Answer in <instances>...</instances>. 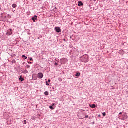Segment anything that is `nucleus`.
<instances>
[{
  "label": "nucleus",
  "mask_w": 128,
  "mask_h": 128,
  "mask_svg": "<svg viewBox=\"0 0 128 128\" xmlns=\"http://www.w3.org/2000/svg\"><path fill=\"white\" fill-rule=\"evenodd\" d=\"M38 0V2H40V0Z\"/></svg>",
  "instance_id": "nucleus-33"
},
{
  "label": "nucleus",
  "mask_w": 128,
  "mask_h": 128,
  "mask_svg": "<svg viewBox=\"0 0 128 128\" xmlns=\"http://www.w3.org/2000/svg\"><path fill=\"white\" fill-rule=\"evenodd\" d=\"M96 123H95V122H93L92 123V124H94Z\"/></svg>",
  "instance_id": "nucleus-31"
},
{
  "label": "nucleus",
  "mask_w": 128,
  "mask_h": 128,
  "mask_svg": "<svg viewBox=\"0 0 128 128\" xmlns=\"http://www.w3.org/2000/svg\"><path fill=\"white\" fill-rule=\"evenodd\" d=\"M56 106L55 104H52V106Z\"/></svg>",
  "instance_id": "nucleus-29"
},
{
  "label": "nucleus",
  "mask_w": 128,
  "mask_h": 128,
  "mask_svg": "<svg viewBox=\"0 0 128 128\" xmlns=\"http://www.w3.org/2000/svg\"><path fill=\"white\" fill-rule=\"evenodd\" d=\"M80 60L82 62H85V64H86V62H88L90 60L88 55L85 54L82 57H81Z\"/></svg>",
  "instance_id": "nucleus-1"
},
{
  "label": "nucleus",
  "mask_w": 128,
  "mask_h": 128,
  "mask_svg": "<svg viewBox=\"0 0 128 128\" xmlns=\"http://www.w3.org/2000/svg\"><path fill=\"white\" fill-rule=\"evenodd\" d=\"M26 64V62H24L23 63V64Z\"/></svg>",
  "instance_id": "nucleus-32"
},
{
  "label": "nucleus",
  "mask_w": 128,
  "mask_h": 128,
  "mask_svg": "<svg viewBox=\"0 0 128 128\" xmlns=\"http://www.w3.org/2000/svg\"><path fill=\"white\" fill-rule=\"evenodd\" d=\"M78 6H84V3H82V2H78Z\"/></svg>",
  "instance_id": "nucleus-7"
},
{
  "label": "nucleus",
  "mask_w": 128,
  "mask_h": 128,
  "mask_svg": "<svg viewBox=\"0 0 128 128\" xmlns=\"http://www.w3.org/2000/svg\"><path fill=\"white\" fill-rule=\"evenodd\" d=\"M86 118H88V116L86 115Z\"/></svg>",
  "instance_id": "nucleus-26"
},
{
  "label": "nucleus",
  "mask_w": 128,
  "mask_h": 128,
  "mask_svg": "<svg viewBox=\"0 0 128 128\" xmlns=\"http://www.w3.org/2000/svg\"><path fill=\"white\" fill-rule=\"evenodd\" d=\"M23 74H28V70H25L23 72Z\"/></svg>",
  "instance_id": "nucleus-11"
},
{
  "label": "nucleus",
  "mask_w": 128,
  "mask_h": 128,
  "mask_svg": "<svg viewBox=\"0 0 128 128\" xmlns=\"http://www.w3.org/2000/svg\"><path fill=\"white\" fill-rule=\"evenodd\" d=\"M23 124H27L26 120H24V121H23Z\"/></svg>",
  "instance_id": "nucleus-18"
},
{
  "label": "nucleus",
  "mask_w": 128,
  "mask_h": 128,
  "mask_svg": "<svg viewBox=\"0 0 128 128\" xmlns=\"http://www.w3.org/2000/svg\"><path fill=\"white\" fill-rule=\"evenodd\" d=\"M32 20H33L34 22H36V20H38V16H34V17L32 18Z\"/></svg>",
  "instance_id": "nucleus-6"
},
{
  "label": "nucleus",
  "mask_w": 128,
  "mask_h": 128,
  "mask_svg": "<svg viewBox=\"0 0 128 128\" xmlns=\"http://www.w3.org/2000/svg\"><path fill=\"white\" fill-rule=\"evenodd\" d=\"M12 29H9L7 31L6 35L7 36H12Z\"/></svg>",
  "instance_id": "nucleus-5"
},
{
  "label": "nucleus",
  "mask_w": 128,
  "mask_h": 128,
  "mask_svg": "<svg viewBox=\"0 0 128 128\" xmlns=\"http://www.w3.org/2000/svg\"><path fill=\"white\" fill-rule=\"evenodd\" d=\"M64 58H62V60H61V62H62V64H64Z\"/></svg>",
  "instance_id": "nucleus-20"
},
{
  "label": "nucleus",
  "mask_w": 128,
  "mask_h": 128,
  "mask_svg": "<svg viewBox=\"0 0 128 128\" xmlns=\"http://www.w3.org/2000/svg\"><path fill=\"white\" fill-rule=\"evenodd\" d=\"M22 58H24L25 60H28V56H26L25 55H22Z\"/></svg>",
  "instance_id": "nucleus-15"
},
{
  "label": "nucleus",
  "mask_w": 128,
  "mask_h": 128,
  "mask_svg": "<svg viewBox=\"0 0 128 128\" xmlns=\"http://www.w3.org/2000/svg\"><path fill=\"white\" fill-rule=\"evenodd\" d=\"M53 12H58V8H55L54 10H53Z\"/></svg>",
  "instance_id": "nucleus-13"
},
{
  "label": "nucleus",
  "mask_w": 128,
  "mask_h": 128,
  "mask_svg": "<svg viewBox=\"0 0 128 128\" xmlns=\"http://www.w3.org/2000/svg\"><path fill=\"white\" fill-rule=\"evenodd\" d=\"M26 68H30V65H27L26 66Z\"/></svg>",
  "instance_id": "nucleus-19"
},
{
  "label": "nucleus",
  "mask_w": 128,
  "mask_h": 128,
  "mask_svg": "<svg viewBox=\"0 0 128 128\" xmlns=\"http://www.w3.org/2000/svg\"><path fill=\"white\" fill-rule=\"evenodd\" d=\"M1 22H6V16L4 14H2L1 18H0Z\"/></svg>",
  "instance_id": "nucleus-2"
},
{
  "label": "nucleus",
  "mask_w": 128,
  "mask_h": 128,
  "mask_svg": "<svg viewBox=\"0 0 128 128\" xmlns=\"http://www.w3.org/2000/svg\"><path fill=\"white\" fill-rule=\"evenodd\" d=\"M50 108L52 110H54V106H50Z\"/></svg>",
  "instance_id": "nucleus-16"
},
{
  "label": "nucleus",
  "mask_w": 128,
  "mask_h": 128,
  "mask_svg": "<svg viewBox=\"0 0 128 128\" xmlns=\"http://www.w3.org/2000/svg\"><path fill=\"white\" fill-rule=\"evenodd\" d=\"M45 96H48V94H50V93L48 92V91H46L44 92V94Z\"/></svg>",
  "instance_id": "nucleus-14"
},
{
  "label": "nucleus",
  "mask_w": 128,
  "mask_h": 128,
  "mask_svg": "<svg viewBox=\"0 0 128 128\" xmlns=\"http://www.w3.org/2000/svg\"><path fill=\"white\" fill-rule=\"evenodd\" d=\"M8 18H12V16H10V14L8 15Z\"/></svg>",
  "instance_id": "nucleus-24"
},
{
  "label": "nucleus",
  "mask_w": 128,
  "mask_h": 128,
  "mask_svg": "<svg viewBox=\"0 0 128 128\" xmlns=\"http://www.w3.org/2000/svg\"><path fill=\"white\" fill-rule=\"evenodd\" d=\"M46 86H50V84L48 82V81H46Z\"/></svg>",
  "instance_id": "nucleus-23"
},
{
  "label": "nucleus",
  "mask_w": 128,
  "mask_h": 128,
  "mask_svg": "<svg viewBox=\"0 0 128 128\" xmlns=\"http://www.w3.org/2000/svg\"><path fill=\"white\" fill-rule=\"evenodd\" d=\"M90 108H96V104H90Z\"/></svg>",
  "instance_id": "nucleus-8"
},
{
  "label": "nucleus",
  "mask_w": 128,
  "mask_h": 128,
  "mask_svg": "<svg viewBox=\"0 0 128 128\" xmlns=\"http://www.w3.org/2000/svg\"><path fill=\"white\" fill-rule=\"evenodd\" d=\"M70 38H72V36L70 37Z\"/></svg>",
  "instance_id": "nucleus-37"
},
{
  "label": "nucleus",
  "mask_w": 128,
  "mask_h": 128,
  "mask_svg": "<svg viewBox=\"0 0 128 128\" xmlns=\"http://www.w3.org/2000/svg\"><path fill=\"white\" fill-rule=\"evenodd\" d=\"M50 82H51L50 79H48V82L50 83Z\"/></svg>",
  "instance_id": "nucleus-27"
},
{
  "label": "nucleus",
  "mask_w": 128,
  "mask_h": 128,
  "mask_svg": "<svg viewBox=\"0 0 128 128\" xmlns=\"http://www.w3.org/2000/svg\"><path fill=\"white\" fill-rule=\"evenodd\" d=\"M98 116H99V117H100V115H98Z\"/></svg>",
  "instance_id": "nucleus-34"
},
{
  "label": "nucleus",
  "mask_w": 128,
  "mask_h": 128,
  "mask_svg": "<svg viewBox=\"0 0 128 128\" xmlns=\"http://www.w3.org/2000/svg\"><path fill=\"white\" fill-rule=\"evenodd\" d=\"M37 76L39 80H42V78H44V74L42 72H39L37 74Z\"/></svg>",
  "instance_id": "nucleus-3"
},
{
  "label": "nucleus",
  "mask_w": 128,
  "mask_h": 128,
  "mask_svg": "<svg viewBox=\"0 0 128 128\" xmlns=\"http://www.w3.org/2000/svg\"><path fill=\"white\" fill-rule=\"evenodd\" d=\"M54 30L56 32H58V34H60V32H62V29H60V28L59 27L55 28Z\"/></svg>",
  "instance_id": "nucleus-4"
},
{
  "label": "nucleus",
  "mask_w": 128,
  "mask_h": 128,
  "mask_svg": "<svg viewBox=\"0 0 128 128\" xmlns=\"http://www.w3.org/2000/svg\"><path fill=\"white\" fill-rule=\"evenodd\" d=\"M12 64H16V61L14 60H13L12 62Z\"/></svg>",
  "instance_id": "nucleus-17"
},
{
  "label": "nucleus",
  "mask_w": 128,
  "mask_h": 128,
  "mask_svg": "<svg viewBox=\"0 0 128 128\" xmlns=\"http://www.w3.org/2000/svg\"><path fill=\"white\" fill-rule=\"evenodd\" d=\"M16 6H18L16 5V4H13L12 5V8H16Z\"/></svg>",
  "instance_id": "nucleus-12"
},
{
  "label": "nucleus",
  "mask_w": 128,
  "mask_h": 128,
  "mask_svg": "<svg viewBox=\"0 0 128 128\" xmlns=\"http://www.w3.org/2000/svg\"><path fill=\"white\" fill-rule=\"evenodd\" d=\"M64 40H66V39H64Z\"/></svg>",
  "instance_id": "nucleus-38"
},
{
  "label": "nucleus",
  "mask_w": 128,
  "mask_h": 128,
  "mask_svg": "<svg viewBox=\"0 0 128 128\" xmlns=\"http://www.w3.org/2000/svg\"><path fill=\"white\" fill-rule=\"evenodd\" d=\"M123 0V2H124V0Z\"/></svg>",
  "instance_id": "nucleus-35"
},
{
  "label": "nucleus",
  "mask_w": 128,
  "mask_h": 128,
  "mask_svg": "<svg viewBox=\"0 0 128 128\" xmlns=\"http://www.w3.org/2000/svg\"><path fill=\"white\" fill-rule=\"evenodd\" d=\"M28 64H32V62H28Z\"/></svg>",
  "instance_id": "nucleus-25"
},
{
  "label": "nucleus",
  "mask_w": 128,
  "mask_h": 128,
  "mask_svg": "<svg viewBox=\"0 0 128 128\" xmlns=\"http://www.w3.org/2000/svg\"><path fill=\"white\" fill-rule=\"evenodd\" d=\"M19 80H20L21 82H24V78H22V76H21L19 78Z\"/></svg>",
  "instance_id": "nucleus-9"
},
{
  "label": "nucleus",
  "mask_w": 128,
  "mask_h": 128,
  "mask_svg": "<svg viewBox=\"0 0 128 128\" xmlns=\"http://www.w3.org/2000/svg\"><path fill=\"white\" fill-rule=\"evenodd\" d=\"M75 76H77L78 78L79 76H80V72H77L76 75Z\"/></svg>",
  "instance_id": "nucleus-10"
},
{
  "label": "nucleus",
  "mask_w": 128,
  "mask_h": 128,
  "mask_svg": "<svg viewBox=\"0 0 128 128\" xmlns=\"http://www.w3.org/2000/svg\"><path fill=\"white\" fill-rule=\"evenodd\" d=\"M55 64V66H58V63L56 62H55V64Z\"/></svg>",
  "instance_id": "nucleus-28"
},
{
  "label": "nucleus",
  "mask_w": 128,
  "mask_h": 128,
  "mask_svg": "<svg viewBox=\"0 0 128 128\" xmlns=\"http://www.w3.org/2000/svg\"><path fill=\"white\" fill-rule=\"evenodd\" d=\"M30 62H34V59H32V58H30Z\"/></svg>",
  "instance_id": "nucleus-22"
},
{
  "label": "nucleus",
  "mask_w": 128,
  "mask_h": 128,
  "mask_svg": "<svg viewBox=\"0 0 128 128\" xmlns=\"http://www.w3.org/2000/svg\"><path fill=\"white\" fill-rule=\"evenodd\" d=\"M90 118V120H91L92 118Z\"/></svg>",
  "instance_id": "nucleus-36"
},
{
  "label": "nucleus",
  "mask_w": 128,
  "mask_h": 128,
  "mask_svg": "<svg viewBox=\"0 0 128 128\" xmlns=\"http://www.w3.org/2000/svg\"><path fill=\"white\" fill-rule=\"evenodd\" d=\"M102 116H106V112H104L102 113Z\"/></svg>",
  "instance_id": "nucleus-21"
},
{
  "label": "nucleus",
  "mask_w": 128,
  "mask_h": 128,
  "mask_svg": "<svg viewBox=\"0 0 128 128\" xmlns=\"http://www.w3.org/2000/svg\"><path fill=\"white\" fill-rule=\"evenodd\" d=\"M120 114H122V112H120Z\"/></svg>",
  "instance_id": "nucleus-30"
},
{
  "label": "nucleus",
  "mask_w": 128,
  "mask_h": 128,
  "mask_svg": "<svg viewBox=\"0 0 128 128\" xmlns=\"http://www.w3.org/2000/svg\"><path fill=\"white\" fill-rule=\"evenodd\" d=\"M32 78H34V75L32 76Z\"/></svg>",
  "instance_id": "nucleus-39"
}]
</instances>
